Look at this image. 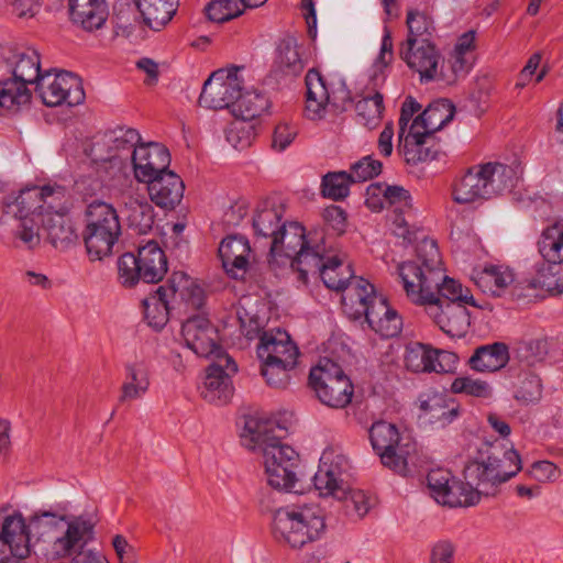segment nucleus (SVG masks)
<instances>
[{
    "label": "nucleus",
    "instance_id": "nucleus-8",
    "mask_svg": "<svg viewBox=\"0 0 563 563\" xmlns=\"http://www.w3.org/2000/svg\"><path fill=\"white\" fill-rule=\"evenodd\" d=\"M325 251L323 230L317 229L306 234L305 228L298 222H285L269 244L272 257L284 255L290 261L294 269L301 273L305 266H316V253Z\"/></svg>",
    "mask_w": 563,
    "mask_h": 563
},
{
    "label": "nucleus",
    "instance_id": "nucleus-7",
    "mask_svg": "<svg viewBox=\"0 0 563 563\" xmlns=\"http://www.w3.org/2000/svg\"><path fill=\"white\" fill-rule=\"evenodd\" d=\"M324 529L323 510L313 504L280 508L273 518L274 537L292 549L319 540Z\"/></svg>",
    "mask_w": 563,
    "mask_h": 563
},
{
    "label": "nucleus",
    "instance_id": "nucleus-52",
    "mask_svg": "<svg viewBox=\"0 0 563 563\" xmlns=\"http://www.w3.org/2000/svg\"><path fill=\"white\" fill-rule=\"evenodd\" d=\"M475 56H466L452 51L446 60L441 62V79L448 85L464 78L473 68Z\"/></svg>",
    "mask_w": 563,
    "mask_h": 563
},
{
    "label": "nucleus",
    "instance_id": "nucleus-31",
    "mask_svg": "<svg viewBox=\"0 0 563 563\" xmlns=\"http://www.w3.org/2000/svg\"><path fill=\"white\" fill-rule=\"evenodd\" d=\"M363 317L375 332L385 338L396 336L402 327L397 311L389 307L384 297L376 294L372 296L368 309Z\"/></svg>",
    "mask_w": 563,
    "mask_h": 563
},
{
    "label": "nucleus",
    "instance_id": "nucleus-29",
    "mask_svg": "<svg viewBox=\"0 0 563 563\" xmlns=\"http://www.w3.org/2000/svg\"><path fill=\"white\" fill-rule=\"evenodd\" d=\"M218 251L225 272L233 278H242L251 257L249 240L243 235H229L221 241Z\"/></svg>",
    "mask_w": 563,
    "mask_h": 563
},
{
    "label": "nucleus",
    "instance_id": "nucleus-41",
    "mask_svg": "<svg viewBox=\"0 0 563 563\" xmlns=\"http://www.w3.org/2000/svg\"><path fill=\"white\" fill-rule=\"evenodd\" d=\"M124 369L125 377L119 396L121 404L141 399L150 388L148 367L144 362L128 363Z\"/></svg>",
    "mask_w": 563,
    "mask_h": 563
},
{
    "label": "nucleus",
    "instance_id": "nucleus-44",
    "mask_svg": "<svg viewBox=\"0 0 563 563\" xmlns=\"http://www.w3.org/2000/svg\"><path fill=\"white\" fill-rule=\"evenodd\" d=\"M9 64L12 67V77L27 86L37 84L44 74L41 70L40 54L34 48L14 53L9 59Z\"/></svg>",
    "mask_w": 563,
    "mask_h": 563
},
{
    "label": "nucleus",
    "instance_id": "nucleus-51",
    "mask_svg": "<svg viewBox=\"0 0 563 563\" xmlns=\"http://www.w3.org/2000/svg\"><path fill=\"white\" fill-rule=\"evenodd\" d=\"M32 92L29 86L15 78L0 81V107L16 111L30 103Z\"/></svg>",
    "mask_w": 563,
    "mask_h": 563
},
{
    "label": "nucleus",
    "instance_id": "nucleus-62",
    "mask_svg": "<svg viewBox=\"0 0 563 563\" xmlns=\"http://www.w3.org/2000/svg\"><path fill=\"white\" fill-rule=\"evenodd\" d=\"M340 499H344L347 512L354 514L358 518L367 515L372 507L371 498L363 490L347 489L346 486L345 493Z\"/></svg>",
    "mask_w": 563,
    "mask_h": 563
},
{
    "label": "nucleus",
    "instance_id": "nucleus-21",
    "mask_svg": "<svg viewBox=\"0 0 563 563\" xmlns=\"http://www.w3.org/2000/svg\"><path fill=\"white\" fill-rule=\"evenodd\" d=\"M457 362L459 356L455 353L419 342L407 344L404 354L406 368L413 373H453Z\"/></svg>",
    "mask_w": 563,
    "mask_h": 563
},
{
    "label": "nucleus",
    "instance_id": "nucleus-35",
    "mask_svg": "<svg viewBox=\"0 0 563 563\" xmlns=\"http://www.w3.org/2000/svg\"><path fill=\"white\" fill-rule=\"evenodd\" d=\"M453 115L454 106L446 99H440L429 104L428 108L411 122V125H413L416 135H419L418 133L421 131L432 137L433 133L441 130L453 119Z\"/></svg>",
    "mask_w": 563,
    "mask_h": 563
},
{
    "label": "nucleus",
    "instance_id": "nucleus-61",
    "mask_svg": "<svg viewBox=\"0 0 563 563\" xmlns=\"http://www.w3.org/2000/svg\"><path fill=\"white\" fill-rule=\"evenodd\" d=\"M383 164L372 156H365L352 165L350 175L353 183H363L378 176L382 173Z\"/></svg>",
    "mask_w": 563,
    "mask_h": 563
},
{
    "label": "nucleus",
    "instance_id": "nucleus-49",
    "mask_svg": "<svg viewBox=\"0 0 563 563\" xmlns=\"http://www.w3.org/2000/svg\"><path fill=\"white\" fill-rule=\"evenodd\" d=\"M267 0H211L207 7V15L211 21L225 22L240 16L243 8H258Z\"/></svg>",
    "mask_w": 563,
    "mask_h": 563
},
{
    "label": "nucleus",
    "instance_id": "nucleus-24",
    "mask_svg": "<svg viewBox=\"0 0 563 563\" xmlns=\"http://www.w3.org/2000/svg\"><path fill=\"white\" fill-rule=\"evenodd\" d=\"M68 212L69 197L66 192L63 196L60 209H52L41 221V229L44 231L46 240L57 250L68 249L78 238Z\"/></svg>",
    "mask_w": 563,
    "mask_h": 563
},
{
    "label": "nucleus",
    "instance_id": "nucleus-1",
    "mask_svg": "<svg viewBox=\"0 0 563 563\" xmlns=\"http://www.w3.org/2000/svg\"><path fill=\"white\" fill-rule=\"evenodd\" d=\"M406 296L415 305L424 307L427 314L448 335L461 338L465 335L471 325V313L467 305L444 302L437 298L434 292L440 280V273L429 272L420 287L415 288L412 282L417 279L418 269L408 266L405 269Z\"/></svg>",
    "mask_w": 563,
    "mask_h": 563
},
{
    "label": "nucleus",
    "instance_id": "nucleus-36",
    "mask_svg": "<svg viewBox=\"0 0 563 563\" xmlns=\"http://www.w3.org/2000/svg\"><path fill=\"white\" fill-rule=\"evenodd\" d=\"M132 187L133 185L125 189L124 192L119 190L124 203L122 212L125 214L131 229L137 234H146L154 224V210L146 200L131 195Z\"/></svg>",
    "mask_w": 563,
    "mask_h": 563
},
{
    "label": "nucleus",
    "instance_id": "nucleus-55",
    "mask_svg": "<svg viewBox=\"0 0 563 563\" xmlns=\"http://www.w3.org/2000/svg\"><path fill=\"white\" fill-rule=\"evenodd\" d=\"M351 175L346 172H331L322 177L321 192L323 197L334 201L344 199L350 192Z\"/></svg>",
    "mask_w": 563,
    "mask_h": 563
},
{
    "label": "nucleus",
    "instance_id": "nucleus-43",
    "mask_svg": "<svg viewBox=\"0 0 563 563\" xmlns=\"http://www.w3.org/2000/svg\"><path fill=\"white\" fill-rule=\"evenodd\" d=\"M472 279L484 294L498 297L514 282V274L506 267L489 265L474 271Z\"/></svg>",
    "mask_w": 563,
    "mask_h": 563
},
{
    "label": "nucleus",
    "instance_id": "nucleus-45",
    "mask_svg": "<svg viewBox=\"0 0 563 563\" xmlns=\"http://www.w3.org/2000/svg\"><path fill=\"white\" fill-rule=\"evenodd\" d=\"M143 21L153 30H161L173 18L178 0H135Z\"/></svg>",
    "mask_w": 563,
    "mask_h": 563
},
{
    "label": "nucleus",
    "instance_id": "nucleus-4",
    "mask_svg": "<svg viewBox=\"0 0 563 563\" xmlns=\"http://www.w3.org/2000/svg\"><path fill=\"white\" fill-rule=\"evenodd\" d=\"M441 264V255L437 242L428 238L422 239L417 245L416 260L405 261L397 265V275L404 291L406 292L405 269L408 266L418 269L417 279H408L412 282L413 286H416L415 288L420 287L429 272L437 271L440 273V280L434 292L437 298H441L444 302H457L483 309L484 306L475 300L468 288L464 287L459 280L443 274Z\"/></svg>",
    "mask_w": 563,
    "mask_h": 563
},
{
    "label": "nucleus",
    "instance_id": "nucleus-54",
    "mask_svg": "<svg viewBox=\"0 0 563 563\" xmlns=\"http://www.w3.org/2000/svg\"><path fill=\"white\" fill-rule=\"evenodd\" d=\"M355 111L362 123L368 128L376 126L384 111V98L379 92L366 96L355 103Z\"/></svg>",
    "mask_w": 563,
    "mask_h": 563
},
{
    "label": "nucleus",
    "instance_id": "nucleus-48",
    "mask_svg": "<svg viewBox=\"0 0 563 563\" xmlns=\"http://www.w3.org/2000/svg\"><path fill=\"white\" fill-rule=\"evenodd\" d=\"M538 250L545 263H563V222H555L543 230L538 241Z\"/></svg>",
    "mask_w": 563,
    "mask_h": 563
},
{
    "label": "nucleus",
    "instance_id": "nucleus-53",
    "mask_svg": "<svg viewBox=\"0 0 563 563\" xmlns=\"http://www.w3.org/2000/svg\"><path fill=\"white\" fill-rule=\"evenodd\" d=\"M420 409L429 415L430 420L444 423L452 422L457 417V407L450 406L446 397L439 393L427 395L420 400Z\"/></svg>",
    "mask_w": 563,
    "mask_h": 563
},
{
    "label": "nucleus",
    "instance_id": "nucleus-13",
    "mask_svg": "<svg viewBox=\"0 0 563 563\" xmlns=\"http://www.w3.org/2000/svg\"><path fill=\"white\" fill-rule=\"evenodd\" d=\"M369 440L384 466L404 476L408 474L416 453V443L410 438L402 437L395 424L377 421L369 429Z\"/></svg>",
    "mask_w": 563,
    "mask_h": 563
},
{
    "label": "nucleus",
    "instance_id": "nucleus-17",
    "mask_svg": "<svg viewBox=\"0 0 563 563\" xmlns=\"http://www.w3.org/2000/svg\"><path fill=\"white\" fill-rule=\"evenodd\" d=\"M430 495L449 507H468L478 503V494L471 485L454 477L450 471L431 470L427 476Z\"/></svg>",
    "mask_w": 563,
    "mask_h": 563
},
{
    "label": "nucleus",
    "instance_id": "nucleus-12",
    "mask_svg": "<svg viewBox=\"0 0 563 563\" xmlns=\"http://www.w3.org/2000/svg\"><path fill=\"white\" fill-rule=\"evenodd\" d=\"M306 115L310 120L322 119L329 107L343 112L352 106L351 92L342 79L328 80L312 68L306 75Z\"/></svg>",
    "mask_w": 563,
    "mask_h": 563
},
{
    "label": "nucleus",
    "instance_id": "nucleus-9",
    "mask_svg": "<svg viewBox=\"0 0 563 563\" xmlns=\"http://www.w3.org/2000/svg\"><path fill=\"white\" fill-rule=\"evenodd\" d=\"M141 143V135L135 129L121 126L106 133L101 141L93 144L92 159L109 164V169L112 170L109 179L111 188L124 192L133 185L129 166L121 153H131L132 155L134 148L139 147Z\"/></svg>",
    "mask_w": 563,
    "mask_h": 563
},
{
    "label": "nucleus",
    "instance_id": "nucleus-30",
    "mask_svg": "<svg viewBox=\"0 0 563 563\" xmlns=\"http://www.w3.org/2000/svg\"><path fill=\"white\" fill-rule=\"evenodd\" d=\"M385 192L386 208L395 213L393 223L396 235L410 241V221L415 217L412 198L407 189L401 186H386Z\"/></svg>",
    "mask_w": 563,
    "mask_h": 563
},
{
    "label": "nucleus",
    "instance_id": "nucleus-42",
    "mask_svg": "<svg viewBox=\"0 0 563 563\" xmlns=\"http://www.w3.org/2000/svg\"><path fill=\"white\" fill-rule=\"evenodd\" d=\"M509 361L508 347L505 343L495 342L478 346L468 360V365L476 372H496L505 367Z\"/></svg>",
    "mask_w": 563,
    "mask_h": 563
},
{
    "label": "nucleus",
    "instance_id": "nucleus-57",
    "mask_svg": "<svg viewBox=\"0 0 563 563\" xmlns=\"http://www.w3.org/2000/svg\"><path fill=\"white\" fill-rule=\"evenodd\" d=\"M406 23L408 26V36L406 40H412L415 43L430 41L434 26L432 19L426 13L418 10H409Z\"/></svg>",
    "mask_w": 563,
    "mask_h": 563
},
{
    "label": "nucleus",
    "instance_id": "nucleus-56",
    "mask_svg": "<svg viewBox=\"0 0 563 563\" xmlns=\"http://www.w3.org/2000/svg\"><path fill=\"white\" fill-rule=\"evenodd\" d=\"M256 136L254 122L236 118L225 130L227 141L236 150H244L253 143Z\"/></svg>",
    "mask_w": 563,
    "mask_h": 563
},
{
    "label": "nucleus",
    "instance_id": "nucleus-5",
    "mask_svg": "<svg viewBox=\"0 0 563 563\" xmlns=\"http://www.w3.org/2000/svg\"><path fill=\"white\" fill-rule=\"evenodd\" d=\"M203 289L185 272H174L166 284L142 301L145 319L156 330L168 321L169 311L185 305L200 309L205 303Z\"/></svg>",
    "mask_w": 563,
    "mask_h": 563
},
{
    "label": "nucleus",
    "instance_id": "nucleus-26",
    "mask_svg": "<svg viewBox=\"0 0 563 563\" xmlns=\"http://www.w3.org/2000/svg\"><path fill=\"white\" fill-rule=\"evenodd\" d=\"M34 532L30 525L26 526L20 512L8 515L0 529V554H12L18 558L30 555V532Z\"/></svg>",
    "mask_w": 563,
    "mask_h": 563
},
{
    "label": "nucleus",
    "instance_id": "nucleus-50",
    "mask_svg": "<svg viewBox=\"0 0 563 563\" xmlns=\"http://www.w3.org/2000/svg\"><path fill=\"white\" fill-rule=\"evenodd\" d=\"M269 107L268 98L256 90L240 92V97L235 100L233 112L236 118L253 122L254 119L261 117Z\"/></svg>",
    "mask_w": 563,
    "mask_h": 563
},
{
    "label": "nucleus",
    "instance_id": "nucleus-18",
    "mask_svg": "<svg viewBox=\"0 0 563 563\" xmlns=\"http://www.w3.org/2000/svg\"><path fill=\"white\" fill-rule=\"evenodd\" d=\"M350 470L346 456L338 448H327L320 457L319 467L313 476V485L320 496L341 498L345 493L343 476Z\"/></svg>",
    "mask_w": 563,
    "mask_h": 563
},
{
    "label": "nucleus",
    "instance_id": "nucleus-10",
    "mask_svg": "<svg viewBox=\"0 0 563 563\" xmlns=\"http://www.w3.org/2000/svg\"><path fill=\"white\" fill-rule=\"evenodd\" d=\"M85 218L84 241L90 260L101 261L110 256L121 235L117 210L110 203L95 201L87 207Z\"/></svg>",
    "mask_w": 563,
    "mask_h": 563
},
{
    "label": "nucleus",
    "instance_id": "nucleus-38",
    "mask_svg": "<svg viewBox=\"0 0 563 563\" xmlns=\"http://www.w3.org/2000/svg\"><path fill=\"white\" fill-rule=\"evenodd\" d=\"M481 164L472 166L455 180L453 186V200L457 203H472L488 199Z\"/></svg>",
    "mask_w": 563,
    "mask_h": 563
},
{
    "label": "nucleus",
    "instance_id": "nucleus-39",
    "mask_svg": "<svg viewBox=\"0 0 563 563\" xmlns=\"http://www.w3.org/2000/svg\"><path fill=\"white\" fill-rule=\"evenodd\" d=\"M343 291L342 306L345 313L352 319L362 318L375 294L374 286L364 278H356L350 282Z\"/></svg>",
    "mask_w": 563,
    "mask_h": 563
},
{
    "label": "nucleus",
    "instance_id": "nucleus-16",
    "mask_svg": "<svg viewBox=\"0 0 563 563\" xmlns=\"http://www.w3.org/2000/svg\"><path fill=\"white\" fill-rule=\"evenodd\" d=\"M241 67L222 68L213 71L205 81L199 104L208 109H224L234 106L242 91Z\"/></svg>",
    "mask_w": 563,
    "mask_h": 563
},
{
    "label": "nucleus",
    "instance_id": "nucleus-28",
    "mask_svg": "<svg viewBox=\"0 0 563 563\" xmlns=\"http://www.w3.org/2000/svg\"><path fill=\"white\" fill-rule=\"evenodd\" d=\"M145 184L152 202L162 209H174L184 197L185 185L172 170H166Z\"/></svg>",
    "mask_w": 563,
    "mask_h": 563
},
{
    "label": "nucleus",
    "instance_id": "nucleus-14",
    "mask_svg": "<svg viewBox=\"0 0 563 563\" xmlns=\"http://www.w3.org/2000/svg\"><path fill=\"white\" fill-rule=\"evenodd\" d=\"M66 192V188L60 185L25 187L8 202V208L19 219L41 222L52 209H60Z\"/></svg>",
    "mask_w": 563,
    "mask_h": 563
},
{
    "label": "nucleus",
    "instance_id": "nucleus-58",
    "mask_svg": "<svg viewBox=\"0 0 563 563\" xmlns=\"http://www.w3.org/2000/svg\"><path fill=\"white\" fill-rule=\"evenodd\" d=\"M261 373L268 386L286 388L290 382V373L297 364H286L272 361H261Z\"/></svg>",
    "mask_w": 563,
    "mask_h": 563
},
{
    "label": "nucleus",
    "instance_id": "nucleus-23",
    "mask_svg": "<svg viewBox=\"0 0 563 563\" xmlns=\"http://www.w3.org/2000/svg\"><path fill=\"white\" fill-rule=\"evenodd\" d=\"M134 177L145 183L168 170L170 155L168 150L155 142L141 143L130 156Z\"/></svg>",
    "mask_w": 563,
    "mask_h": 563
},
{
    "label": "nucleus",
    "instance_id": "nucleus-3",
    "mask_svg": "<svg viewBox=\"0 0 563 563\" xmlns=\"http://www.w3.org/2000/svg\"><path fill=\"white\" fill-rule=\"evenodd\" d=\"M521 470V459L514 449L504 450L498 442L486 443L479 450L477 456L471 461L464 475L466 485H471L481 495L493 496L499 485L508 482Z\"/></svg>",
    "mask_w": 563,
    "mask_h": 563
},
{
    "label": "nucleus",
    "instance_id": "nucleus-11",
    "mask_svg": "<svg viewBox=\"0 0 563 563\" xmlns=\"http://www.w3.org/2000/svg\"><path fill=\"white\" fill-rule=\"evenodd\" d=\"M309 385L321 404L333 409L347 407L354 395V386L342 367L328 357L321 358L310 369Z\"/></svg>",
    "mask_w": 563,
    "mask_h": 563
},
{
    "label": "nucleus",
    "instance_id": "nucleus-33",
    "mask_svg": "<svg viewBox=\"0 0 563 563\" xmlns=\"http://www.w3.org/2000/svg\"><path fill=\"white\" fill-rule=\"evenodd\" d=\"M68 9L71 21L89 32L101 29L109 15L106 0H68Z\"/></svg>",
    "mask_w": 563,
    "mask_h": 563
},
{
    "label": "nucleus",
    "instance_id": "nucleus-63",
    "mask_svg": "<svg viewBox=\"0 0 563 563\" xmlns=\"http://www.w3.org/2000/svg\"><path fill=\"white\" fill-rule=\"evenodd\" d=\"M20 225L15 230V238L19 239L25 247L34 249L40 245L41 222L37 220L20 219Z\"/></svg>",
    "mask_w": 563,
    "mask_h": 563
},
{
    "label": "nucleus",
    "instance_id": "nucleus-25",
    "mask_svg": "<svg viewBox=\"0 0 563 563\" xmlns=\"http://www.w3.org/2000/svg\"><path fill=\"white\" fill-rule=\"evenodd\" d=\"M257 355L261 361L297 364L299 350L290 335L277 328L260 334Z\"/></svg>",
    "mask_w": 563,
    "mask_h": 563
},
{
    "label": "nucleus",
    "instance_id": "nucleus-15",
    "mask_svg": "<svg viewBox=\"0 0 563 563\" xmlns=\"http://www.w3.org/2000/svg\"><path fill=\"white\" fill-rule=\"evenodd\" d=\"M36 91L43 103L47 107H57L64 103L73 107L85 100V91L78 76L69 71L53 74V69L45 70L37 80Z\"/></svg>",
    "mask_w": 563,
    "mask_h": 563
},
{
    "label": "nucleus",
    "instance_id": "nucleus-22",
    "mask_svg": "<svg viewBox=\"0 0 563 563\" xmlns=\"http://www.w3.org/2000/svg\"><path fill=\"white\" fill-rule=\"evenodd\" d=\"M236 372L238 365L229 354L212 360L199 388L200 396L210 404H227L233 395L231 376Z\"/></svg>",
    "mask_w": 563,
    "mask_h": 563
},
{
    "label": "nucleus",
    "instance_id": "nucleus-34",
    "mask_svg": "<svg viewBox=\"0 0 563 563\" xmlns=\"http://www.w3.org/2000/svg\"><path fill=\"white\" fill-rule=\"evenodd\" d=\"M419 135L415 134L413 125H409L408 132L398 134V153L409 165H418L432 161L437 156V151L432 150L429 143L433 137L428 136L419 131Z\"/></svg>",
    "mask_w": 563,
    "mask_h": 563
},
{
    "label": "nucleus",
    "instance_id": "nucleus-27",
    "mask_svg": "<svg viewBox=\"0 0 563 563\" xmlns=\"http://www.w3.org/2000/svg\"><path fill=\"white\" fill-rule=\"evenodd\" d=\"M316 257L319 260L317 265L302 267L298 275L299 280L307 283L308 275L312 274L321 277L329 289L336 291L345 289L353 275L350 267L344 266L336 257H327V250L316 253Z\"/></svg>",
    "mask_w": 563,
    "mask_h": 563
},
{
    "label": "nucleus",
    "instance_id": "nucleus-2",
    "mask_svg": "<svg viewBox=\"0 0 563 563\" xmlns=\"http://www.w3.org/2000/svg\"><path fill=\"white\" fill-rule=\"evenodd\" d=\"M286 429L276 420L254 416L245 418L241 440L245 448L260 454L263 460L267 482L280 485L276 474L277 463L298 465L299 455L288 444L283 442Z\"/></svg>",
    "mask_w": 563,
    "mask_h": 563
},
{
    "label": "nucleus",
    "instance_id": "nucleus-60",
    "mask_svg": "<svg viewBox=\"0 0 563 563\" xmlns=\"http://www.w3.org/2000/svg\"><path fill=\"white\" fill-rule=\"evenodd\" d=\"M451 390L454 394H465L474 397L486 398L492 394L490 386L482 379L472 377H457L451 384Z\"/></svg>",
    "mask_w": 563,
    "mask_h": 563
},
{
    "label": "nucleus",
    "instance_id": "nucleus-20",
    "mask_svg": "<svg viewBox=\"0 0 563 563\" xmlns=\"http://www.w3.org/2000/svg\"><path fill=\"white\" fill-rule=\"evenodd\" d=\"M181 336L186 346L200 357L216 360L228 355L219 344L218 329L202 314L190 317L183 323Z\"/></svg>",
    "mask_w": 563,
    "mask_h": 563
},
{
    "label": "nucleus",
    "instance_id": "nucleus-37",
    "mask_svg": "<svg viewBox=\"0 0 563 563\" xmlns=\"http://www.w3.org/2000/svg\"><path fill=\"white\" fill-rule=\"evenodd\" d=\"M137 261L141 278L145 283H157L167 272V258L156 241H148L139 247Z\"/></svg>",
    "mask_w": 563,
    "mask_h": 563
},
{
    "label": "nucleus",
    "instance_id": "nucleus-46",
    "mask_svg": "<svg viewBox=\"0 0 563 563\" xmlns=\"http://www.w3.org/2000/svg\"><path fill=\"white\" fill-rule=\"evenodd\" d=\"M528 287L547 291L551 296L563 294V268L542 262L536 265V274L527 279Z\"/></svg>",
    "mask_w": 563,
    "mask_h": 563
},
{
    "label": "nucleus",
    "instance_id": "nucleus-59",
    "mask_svg": "<svg viewBox=\"0 0 563 563\" xmlns=\"http://www.w3.org/2000/svg\"><path fill=\"white\" fill-rule=\"evenodd\" d=\"M119 280L124 287H133L141 278V267L137 256L124 253L118 260Z\"/></svg>",
    "mask_w": 563,
    "mask_h": 563
},
{
    "label": "nucleus",
    "instance_id": "nucleus-40",
    "mask_svg": "<svg viewBox=\"0 0 563 563\" xmlns=\"http://www.w3.org/2000/svg\"><path fill=\"white\" fill-rule=\"evenodd\" d=\"M488 199L496 195L510 192L517 185L519 176L517 170L500 163L481 164Z\"/></svg>",
    "mask_w": 563,
    "mask_h": 563
},
{
    "label": "nucleus",
    "instance_id": "nucleus-47",
    "mask_svg": "<svg viewBox=\"0 0 563 563\" xmlns=\"http://www.w3.org/2000/svg\"><path fill=\"white\" fill-rule=\"evenodd\" d=\"M276 68L287 76H298L305 68L300 47L294 37L283 38L277 46Z\"/></svg>",
    "mask_w": 563,
    "mask_h": 563
},
{
    "label": "nucleus",
    "instance_id": "nucleus-32",
    "mask_svg": "<svg viewBox=\"0 0 563 563\" xmlns=\"http://www.w3.org/2000/svg\"><path fill=\"white\" fill-rule=\"evenodd\" d=\"M284 208L273 200L266 199L257 203L252 218L254 234L271 244L272 240L284 225Z\"/></svg>",
    "mask_w": 563,
    "mask_h": 563
},
{
    "label": "nucleus",
    "instance_id": "nucleus-6",
    "mask_svg": "<svg viewBox=\"0 0 563 563\" xmlns=\"http://www.w3.org/2000/svg\"><path fill=\"white\" fill-rule=\"evenodd\" d=\"M30 527L40 537L45 533H54L60 530V536H55L47 556L52 560L71 556L78 553L82 556L81 550L91 538L93 525L82 518L77 517L70 521L65 516H58L54 512H37L30 519Z\"/></svg>",
    "mask_w": 563,
    "mask_h": 563
},
{
    "label": "nucleus",
    "instance_id": "nucleus-64",
    "mask_svg": "<svg viewBox=\"0 0 563 563\" xmlns=\"http://www.w3.org/2000/svg\"><path fill=\"white\" fill-rule=\"evenodd\" d=\"M298 135V126L289 122L278 123L273 132L272 147L277 152L285 151Z\"/></svg>",
    "mask_w": 563,
    "mask_h": 563
},
{
    "label": "nucleus",
    "instance_id": "nucleus-19",
    "mask_svg": "<svg viewBox=\"0 0 563 563\" xmlns=\"http://www.w3.org/2000/svg\"><path fill=\"white\" fill-rule=\"evenodd\" d=\"M399 56L411 70L419 74L422 84L440 81L442 56L431 41L415 43L406 40L400 44Z\"/></svg>",
    "mask_w": 563,
    "mask_h": 563
}]
</instances>
